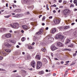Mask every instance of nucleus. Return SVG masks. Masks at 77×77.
Here are the masks:
<instances>
[{"label":"nucleus","instance_id":"f257e3e1","mask_svg":"<svg viewBox=\"0 0 77 77\" xmlns=\"http://www.w3.org/2000/svg\"><path fill=\"white\" fill-rule=\"evenodd\" d=\"M11 26L13 28H16V27H18L19 25L18 23H14L13 24H10Z\"/></svg>","mask_w":77,"mask_h":77},{"label":"nucleus","instance_id":"f03ea898","mask_svg":"<svg viewBox=\"0 0 77 77\" xmlns=\"http://www.w3.org/2000/svg\"><path fill=\"white\" fill-rule=\"evenodd\" d=\"M42 66V63L40 61L37 62V69H39Z\"/></svg>","mask_w":77,"mask_h":77},{"label":"nucleus","instance_id":"7ed1b4c3","mask_svg":"<svg viewBox=\"0 0 77 77\" xmlns=\"http://www.w3.org/2000/svg\"><path fill=\"white\" fill-rule=\"evenodd\" d=\"M64 38V36H62V35H59L57 34L56 35L55 37L56 39H58V38H60L61 39H63Z\"/></svg>","mask_w":77,"mask_h":77},{"label":"nucleus","instance_id":"20e7f679","mask_svg":"<svg viewBox=\"0 0 77 77\" xmlns=\"http://www.w3.org/2000/svg\"><path fill=\"white\" fill-rule=\"evenodd\" d=\"M51 49L52 51H54V50L58 49V48L53 45H52L51 46Z\"/></svg>","mask_w":77,"mask_h":77},{"label":"nucleus","instance_id":"39448f33","mask_svg":"<svg viewBox=\"0 0 77 77\" xmlns=\"http://www.w3.org/2000/svg\"><path fill=\"white\" fill-rule=\"evenodd\" d=\"M54 21L55 24H58L60 22V20L59 19H56L54 20Z\"/></svg>","mask_w":77,"mask_h":77},{"label":"nucleus","instance_id":"423d86ee","mask_svg":"<svg viewBox=\"0 0 77 77\" xmlns=\"http://www.w3.org/2000/svg\"><path fill=\"white\" fill-rule=\"evenodd\" d=\"M43 32V29H41L40 30L39 32H37L36 33V35H40L41 34V33H42V32Z\"/></svg>","mask_w":77,"mask_h":77},{"label":"nucleus","instance_id":"0eeeda50","mask_svg":"<svg viewBox=\"0 0 77 77\" xmlns=\"http://www.w3.org/2000/svg\"><path fill=\"white\" fill-rule=\"evenodd\" d=\"M31 65L33 68H35V61L33 60L32 61L31 63Z\"/></svg>","mask_w":77,"mask_h":77},{"label":"nucleus","instance_id":"6e6552de","mask_svg":"<svg viewBox=\"0 0 77 77\" xmlns=\"http://www.w3.org/2000/svg\"><path fill=\"white\" fill-rule=\"evenodd\" d=\"M57 46H58V47H62V46L63 45V44H62V43L60 42H57Z\"/></svg>","mask_w":77,"mask_h":77},{"label":"nucleus","instance_id":"1a4fd4ad","mask_svg":"<svg viewBox=\"0 0 77 77\" xmlns=\"http://www.w3.org/2000/svg\"><path fill=\"white\" fill-rule=\"evenodd\" d=\"M23 28L24 29V30H28V27L26 25H23L22 26Z\"/></svg>","mask_w":77,"mask_h":77},{"label":"nucleus","instance_id":"9d476101","mask_svg":"<svg viewBox=\"0 0 77 77\" xmlns=\"http://www.w3.org/2000/svg\"><path fill=\"white\" fill-rule=\"evenodd\" d=\"M51 33H54V32H56V29L54 28L52 29L51 30Z\"/></svg>","mask_w":77,"mask_h":77},{"label":"nucleus","instance_id":"9b49d317","mask_svg":"<svg viewBox=\"0 0 77 77\" xmlns=\"http://www.w3.org/2000/svg\"><path fill=\"white\" fill-rule=\"evenodd\" d=\"M35 58L36 59H37V60H40L41 59V56L37 55L36 56Z\"/></svg>","mask_w":77,"mask_h":77},{"label":"nucleus","instance_id":"f8f14e48","mask_svg":"<svg viewBox=\"0 0 77 77\" xmlns=\"http://www.w3.org/2000/svg\"><path fill=\"white\" fill-rule=\"evenodd\" d=\"M64 12H65L66 14L70 12V10L68 9H66L64 10Z\"/></svg>","mask_w":77,"mask_h":77},{"label":"nucleus","instance_id":"ddd939ff","mask_svg":"<svg viewBox=\"0 0 77 77\" xmlns=\"http://www.w3.org/2000/svg\"><path fill=\"white\" fill-rule=\"evenodd\" d=\"M5 37L6 38H11V34H8L5 35Z\"/></svg>","mask_w":77,"mask_h":77},{"label":"nucleus","instance_id":"4468645a","mask_svg":"<svg viewBox=\"0 0 77 77\" xmlns=\"http://www.w3.org/2000/svg\"><path fill=\"white\" fill-rule=\"evenodd\" d=\"M4 45L5 46H7V47H11V45L8 43H5Z\"/></svg>","mask_w":77,"mask_h":77},{"label":"nucleus","instance_id":"2eb2a0df","mask_svg":"<svg viewBox=\"0 0 77 77\" xmlns=\"http://www.w3.org/2000/svg\"><path fill=\"white\" fill-rule=\"evenodd\" d=\"M2 55L3 56L5 57L6 56V55H8V54L6 53H3V52L2 51Z\"/></svg>","mask_w":77,"mask_h":77},{"label":"nucleus","instance_id":"dca6fc26","mask_svg":"<svg viewBox=\"0 0 77 77\" xmlns=\"http://www.w3.org/2000/svg\"><path fill=\"white\" fill-rule=\"evenodd\" d=\"M30 2V0H23V2L25 3H27Z\"/></svg>","mask_w":77,"mask_h":77},{"label":"nucleus","instance_id":"f3484780","mask_svg":"<svg viewBox=\"0 0 77 77\" xmlns=\"http://www.w3.org/2000/svg\"><path fill=\"white\" fill-rule=\"evenodd\" d=\"M5 50L7 53H10L11 51V50L9 49H6Z\"/></svg>","mask_w":77,"mask_h":77},{"label":"nucleus","instance_id":"a211bd4d","mask_svg":"<svg viewBox=\"0 0 77 77\" xmlns=\"http://www.w3.org/2000/svg\"><path fill=\"white\" fill-rule=\"evenodd\" d=\"M22 15V14H20L19 15H16L15 16H14V17H16V18H18V16H21Z\"/></svg>","mask_w":77,"mask_h":77},{"label":"nucleus","instance_id":"6ab92c4d","mask_svg":"<svg viewBox=\"0 0 77 77\" xmlns=\"http://www.w3.org/2000/svg\"><path fill=\"white\" fill-rule=\"evenodd\" d=\"M70 41H71L70 40L68 39H67L66 40V44H68V43H69Z\"/></svg>","mask_w":77,"mask_h":77},{"label":"nucleus","instance_id":"aec40b11","mask_svg":"<svg viewBox=\"0 0 77 77\" xmlns=\"http://www.w3.org/2000/svg\"><path fill=\"white\" fill-rule=\"evenodd\" d=\"M44 71L42 70L40 72L38 73L39 74L41 75V74H44Z\"/></svg>","mask_w":77,"mask_h":77},{"label":"nucleus","instance_id":"412c9836","mask_svg":"<svg viewBox=\"0 0 77 77\" xmlns=\"http://www.w3.org/2000/svg\"><path fill=\"white\" fill-rule=\"evenodd\" d=\"M69 26H66L64 27V29H69Z\"/></svg>","mask_w":77,"mask_h":77},{"label":"nucleus","instance_id":"4be33fe9","mask_svg":"<svg viewBox=\"0 0 77 77\" xmlns=\"http://www.w3.org/2000/svg\"><path fill=\"white\" fill-rule=\"evenodd\" d=\"M20 11V9H17L14 11V12H18Z\"/></svg>","mask_w":77,"mask_h":77},{"label":"nucleus","instance_id":"5701e85b","mask_svg":"<svg viewBox=\"0 0 77 77\" xmlns=\"http://www.w3.org/2000/svg\"><path fill=\"white\" fill-rule=\"evenodd\" d=\"M11 14H10V15H8V16H5L4 17H5V18H9V17H11Z\"/></svg>","mask_w":77,"mask_h":77},{"label":"nucleus","instance_id":"b1692460","mask_svg":"<svg viewBox=\"0 0 77 77\" xmlns=\"http://www.w3.org/2000/svg\"><path fill=\"white\" fill-rule=\"evenodd\" d=\"M28 48L29 50H32V49H33V47H32L31 46H29Z\"/></svg>","mask_w":77,"mask_h":77},{"label":"nucleus","instance_id":"393cba45","mask_svg":"<svg viewBox=\"0 0 77 77\" xmlns=\"http://www.w3.org/2000/svg\"><path fill=\"white\" fill-rule=\"evenodd\" d=\"M42 51H43V52H45V51H46V49L45 48H42Z\"/></svg>","mask_w":77,"mask_h":77},{"label":"nucleus","instance_id":"a878e982","mask_svg":"<svg viewBox=\"0 0 77 77\" xmlns=\"http://www.w3.org/2000/svg\"><path fill=\"white\" fill-rule=\"evenodd\" d=\"M9 41L10 42H12V43H15V42L14 40H10Z\"/></svg>","mask_w":77,"mask_h":77},{"label":"nucleus","instance_id":"bb28decb","mask_svg":"<svg viewBox=\"0 0 77 77\" xmlns=\"http://www.w3.org/2000/svg\"><path fill=\"white\" fill-rule=\"evenodd\" d=\"M64 50H66V51H71V49H65Z\"/></svg>","mask_w":77,"mask_h":77},{"label":"nucleus","instance_id":"cd10ccee","mask_svg":"<svg viewBox=\"0 0 77 77\" xmlns=\"http://www.w3.org/2000/svg\"><path fill=\"white\" fill-rule=\"evenodd\" d=\"M24 39H25V37L22 38L21 39L22 41L23 42V41H24Z\"/></svg>","mask_w":77,"mask_h":77},{"label":"nucleus","instance_id":"c85d7f7f","mask_svg":"<svg viewBox=\"0 0 77 77\" xmlns=\"http://www.w3.org/2000/svg\"><path fill=\"white\" fill-rule=\"evenodd\" d=\"M74 7V5L72 4L70 5V8H73Z\"/></svg>","mask_w":77,"mask_h":77},{"label":"nucleus","instance_id":"c756f323","mask_svg":"<svg viewBox=\"0 0 77 77\" xmlns=\"http://www.w3.org/2000/svg\"><path fill=\"white\" fill-rule=\"evenodd\" d=\"M73 3L74 4H76V3H77V0H74L73 1Z\"/></svg>","mask_w":77,"mask_h":77},{"label":"nucleus","instance_id":"7c9ffc66","mask_svg":"<svg viewBox=\"0 0 77 77\" xmlns=\"http://www.w3.org/2000/svg\"><path fill=\"white\" fill-rule=\"evenodd\" d=\"M25 15H29L30 14V12H27V13H25Z\"/></svg>","mask_w":77,"mask_h":77},{"label":"nucleus","instance_id":"2f4dec72","mask_svg":"<svg viewBox=\"0 0 77 77\" xmlns=\"http://www.w3.org/2000/svg\"><path fill=\"white\" fill-rule=\"evenodd\" d=\"M45 19V16H44L43 17L42 19V21H44Z\"/></svg>","mask_w":77,"mask_h":77},{"label":"nucleus","instance_id":"473e14b6","mask_svg":"<svg viewBox=\"0 0 77 77\" xmlns=\"http://www.w3.org/2000/svg\"><path fill=\"white\" fill-rule=\"evenodd\" d=\"M27 59H29V58H30V56L29 55H27Z\"/></svg>","mask_w":77,"mask_h":77},{"label":"nucleus","instance_id":"72a5a7b5","mask_svg":"<svg viewBox=\"0 0 77 77\" xmlns=\"http://www.w3.org/2000/svg\"><path fill=\"white\" fill-rule=\"evenodd\" d=\"M51 7H56V6H57L54 4V5H51Z\"/></svg>","mask_w":77,"mask_h":77},{"label":"nucleus","instance_id":"f704fd0d","mask_svg":"<svg viewBox=\"0 0 77 77\" xmlns=\"http://www.w3.org/2000/svg\"><path fill=\"white\" fill-rule=\"evenodd\" d=\"M68 47H73V45L72 44H71L70 45V46L69 45Z\"/></svg>","mask_w":77,"mask_h":77},{"label":"nucleus","instance_id":"c9c22d12","mask_svg":"<svg viewBox=\"0 0 77 77\" xmlns=\"http://www.w3.org/2000/svg\"><path fill=\"white\" fill-rule=\"evenodd\" d=\"M60 29V30H62V29H64V28H62V27H60L59 28Z\"/></svg>","mask_w":77,"mask_h":77},{"label":"nucleus","instance_id":"e433bc0d","mask_svg":"<svg viewBox=\"0 0 77 77\" xmlns=\"http://www.w3.org/2000/svg\"><path fill=\"white\" fill-rule=\"evenodd\" d=\"M3 58V57L0 56V60H2Z\"/></svg>","mask_w":77,"mask_h":77},{"label":"nucleus","instance_id":"4c0bfd02","mask_svg":"<svg viewBox=\"0 0 77 77\" xmlns=\"http://www.w3.org/2000/svg\"><path fill=\"white\" fill-rule=\"evenodd\" d=\"M76 54H77L76 53H74L73 54V56H76Z\"/></svg>","mask_w":77,"mask_h":77},{"label":"nucleus","instance_id":"58836bf2","mask_svg":"<svg viewBox=\"0 0 77 77\" xmlns=\"http://www.w3.org/2000/svg\"><path fill=\"white\" fill-rule=\"evenodd\" d=\"M67 2L66 1H64V2H63V4H65V3H66Z\"/></svg>","mask_w":77,"mask_h":77},{"label":"nucleus","instance_id":"ea45409f","mask_svg":"<svg viewBox=\"0 0 77 77\" xmlns=\"http://www.w3.org/2000/svg\"><path fill=\"white\" fill-rule=\"evenodd\" d=\"M77 11V9L76 8H75L74 9V11Z\"/></svg>","mask_w":77,"mask_h":77},{"label":"nucleus","instance_id":"a19ab883","mask_svg":"<svg viewBox=\"0 0 77 77\" xmlns=\"http://www.w3.org/2000/svg\"><path fill=\"white\" fill-rule=\"evenodd\" d=\"M42 15H40L39 16V17H38L39 18H41V17H42Z\"/></svg>","mask_w":77,"mask_h":77},{"label":"nucleus","instance_id":"79ce46f5","mask_svg":"<svg viewBox=\"0 0 77 77\" xmlns=\"http://www.w3.org/2000/svg\"><path fill=\"white\" fill-rule=\"evenodd\" d=\"M61 63V64H63V63H64V62H63V61H61L60 62Z\"/></svg>","mask_w":77,"mask_h":77},{"label":"nucleus","instance_id":"37998d69","mask_svg":"<svg viewBox=\"0 0 77 77\" xmlns=\"http://www.w3.org/2000/svg\"><path fill=\"white\" fill-rule=\"evenodd\" d=\"M62 2V0H60L59 1V3H61Z\"/></svg>","mask_w":77,"mask_h":77},{"label":"nucleus","instance_id":"c03bdc74","mask_svg":"<svg viewBox=\"0 0 77 77\" xmlns=\"http://www.w3.org/2000/svg\"><path fill=\"white\" fill-rule=\"evenodd\" d=\"M35 45V42H33L32 44V45Z\"/></svg>","mask_w":77,"mask_h":77},{"label":"nucleus","instance_id":"a18cd8bd","mask_svg":"<svg viewBox=\"0 0 77 77\" xmlns=\"http://www.w3.org/2000/svg\"><path fill=\"white\" fill-rule=\"evenodd\" d=\"M6 7H8V3L6 4Z\"/></svg>","mask_w":77,"mask_h":77},{"label":"nucleus","instance_id":"49530a36","mask_svg":"<svg viewBox=\"0 0 77 77\" xmlns=\"http://www.w3.org/2000/svg\"><path fill=\"white\" fill-rule=\"evenodd\" d=\"M16 47L17 48H20V46L18 45H17Z\"/></svg>","mask_w":77,"mask_h":77},{"label":"nucleus","instance_id":"de8ad7c7","mask_svg":"<svg viewBox=\"0 0 77 77\" xmlns=\"http://www.w3.org/2000/svg\"><path fill=\"white\" fill-rule=\"evenodd\" d=\"M75 24V23H72L71 24V25H74Z\"/></svg>","mask_w":77,"mask_h":77},{"label":"nucleus","instance_id":"09e8293b","mask_svg":"<svg viewBox=\"0 0 77 77\" xmlns=\"http://www.w3.org/2000/svg\"><path fill=\"white\" fill-rule=\"evenodd\" d=\"M56 11L55 10L53 11V12H54V13H56Z\"/></svg>","mask_w":77,"mask_h":77},{"label":"nucleus","instance_id":"8fccbe9b","mask_svg":"<svg viewBox=\"0 0 77 77\" xmlns=\"http://www.w3.org/2000/svg\"><path fill=\"white\" fill-rule=\"evenodd\" d=\"M52 18V16H50L49 17V18H50V19H51Z\"/></svg>","mask_w":77,"mask_h":77},{"label":"nucleus","instance_id":"3c124183","mask_svg":"<svg viewBox=\"0 0 77 77\" xmlns=\"http://www.w3.org/2000/svg\"><path fill=\"white\" fill-rule=\"evenodd\" d=\"M69 61H67L66 62V63H69Z\"/></svg>","mask_w":77,"mask_h":77},{"label":"nucleus","instance_id":"603ef678","mask_svg":"<svg viewBox=\"0 0 77 77\" xmlns=\"http://www.w3.org/2000/svg\"><path fill=\"white\" fill-rule=\"evenodd\" d=\"M48 8V4H47L46 5V8Z\"/></svg>","mask_w":77,"mask_h":77},{"label":"nucleus","instance_id":"864d4df0","mask_svg":"<svg viewBox=\"0 0 77 77\" xmlns=\"http://www.w3.org/2000/svg\"><path fill=\"white\" fill-rule=\"evenodd\" d=\"M56 74L55 73H54L53 74V76H56Z\"/></svg>","mask_w":77,"mask_h":77},{"label":"nucleus","instance_id":"5fc2aeb1","mask_svg":"<svg viewBox=\"0 0 77 77\" xmlns=\"http://www.w3.org/2000/svg\"><path fill=\"white\" fill-rule=\"evenodd\" d=\"M74 63H72V64H71L70 65V66H71L72 65H74Z\"/></svg>","mask_w":77,"mask_h":77},{"label":"nucleus","instance_id":"6e6d98bb","mask_svg":"<svg viewBox=\"0 0 77 77\" xmlns=\"http://www.w3.org/2000/svg\"><path fill=\"white\" fill-rule=\"evenodd\" d=\"M12 14L13 15H15V14L14 13H12Z\"/></svg>","mask_w":77,"mask_h":77},{"label":"nucleus","instance_id":"4d7b16f0","mask_svg":"<svg viewBox=\"0 0 77 77\" xmlns=\"http://www.w3.org/2000/svg\"><path fill=\"white\" fill-rule=\"evenodd\" d=\"M51 56H52V57H53V54L51 53Z\"/></svg>","mask_w":77,"mask_h":77},{"label":"nucleus","instance_id":"13d9d810","mask_svg":"<svg viewBox=\"0 0 77 77\" xmlns=\"http://www.w3.org/2000/svg\"><path fill=\"white\" fill-rule=\"evenodd\" d=\"M17 70H14V72H17Z\"/></svg>","mask_w":77,"mask_h":77},{"label":"nucleus","instance_id":"bf43d9fd","mask_svg":"<svg viewBox=\"0 0 77 77\" xmlns=\"http://www.w3.org/2000/svg\"><path fill=\"white\" fill-rule=\"evenodd\" d=\"M60 8H63V6H60L59 7Z\"/></svg>","mask_w":77,"mask_h":77},{"label":"nucleus","instance_id":"052dcab7","mask_svg":"<svg viewBox=\"0 0 77 77\" xmlns=\"http://www.w3.org/2000/svg\"><path fill=\"white\" fill-rule=\"evenodd\" d=\"M42 26H44V25H45V23H42Z\"/></svg>","mask_w":77,"mask_h":77},{"label":"nucleus","instance_id":"680f3d73","mask_svg":"<svg viewBox=\"0 0 77 77\" xmlns=\"http://www.w3.org/2000/svg\"><path fill=\"white\" fill-rule=\"evenodd\" d=\"M22 68H23V67H19V69H21Z\"/></svg>","mask_w":77,"mask_h":77},{"label":"nucleus","instance_id":"e2e57ef3","mask_svg":"<svg viewBox=\"0 0 77 77\" xmlns=\"http://www.w3.org/2000/svg\"><path fill=\"white\" fill-rule=\"evenodd\" d=\"M0 71H3V69H0Z\"/></svg>","mask_w":77,"mask_h":77},{"label":"nucleus","instance_id":"0e129e2a","mask_svg":"<svg viewBox=\"0 0 77 77\" xmlns=\"http://www.w3.org/2000/svg\"><path fill=\"white\" fill-rule=\"evenodd\" d=\"M46 72H48V70L46 69Z\"/></svg>","mask_w":77,"mask_h":77},{"label":"nucleus","instance_id":"69168bd1","mask_svg":"<svg viewBox=\"0 0 77 77\" xmlns=\"http://www.w3.org/2000/svg\"><path fill=\"white\" fill-rule=\"evenodd\" d=\"M21 32L22 33H24V31H23V30H21Z\"/></svg>","mask_w":77,"mask_h":77},{"label":"nucleus","instance_id":"338daca9","mask_svg":"<svg viewBox=\"0 0 77 77\" xmlns=\"http://www.w3.org/2000/svg\"><path fill=\"white\" fill-rule=\"evenodd\" d=\"M46 30H48V27H47L46 28Z\"/></svg>","mask_w":77,"mask_h":77},{"label":"nucleus","instance_id":"774afa93","mask_svg":"<svg viewBox=\"0 0 77 77\" xmlns=\"http://www.w3.org/2000/svg\"><path fill=\"white\" fill-rule=\"evenodd\" d=\"M70 3H72V0H70Z\"/></svg>","mask_w":77,"mask_h":77}]
</instances>
